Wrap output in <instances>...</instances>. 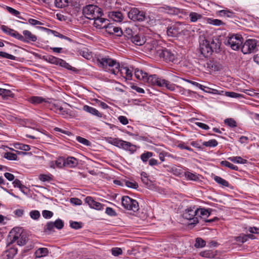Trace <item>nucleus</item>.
Returning a JSON list of instances; mask_svg holds the SVG:
<instances>
[{
    "label": "nucleus",
    "mask_w": 259,
    "mask_h": 259,
    "mask_svg": "<svg viewBox=\"0 0 259 259\" xmlns=\"http://www.w3.org/2000/svg\"><path fill=\"white\" fill-rule=\"evenodd\" d=\"M97 63L100 67L108 70L114 74H116L119 71H121L119 63L108 57L98 58L97 59Z\"/></svg>",
    "instance_id": "f257e3e1"
},
{
    "label": "nucleus",
    "mask_w": 259,
    "mask_h": 259,
    "mask_svg": "<svg viewBox=\"0 0 259 259\" xmlns=\"http://www.w3.org/2000/svg\"><path fill=\"white\" fill-rule=\"evenodd\" d=\"M27 238L26 234L23 233L22 228H14L10 231L9 235L8 245H9L16 242L18 245L23 246L26 244Z\"/></svg>",
    "instance_id": "f03ea898"
},
{
    "label": "nucleus",
    "mask_w": 259,
    "mask_h": 259,
    "mask_svg": "<svg viewBox=\"0 0 259 259\" xmlns=\"http://www.w3.org/2000/svg\"><path fill=\"white\" fill-rule=\"evenodd\" d=\"M152 53L155 54L156 56L163 58L166 62H174L176 58V55L167 49H162L160 47L153 46L152 47H147Z\"/></svg>",
    "instance_id": "7ed1b4c3"
},
{
    "label": "nucleus",
    "mask_w": 259,
    "mask_h": 259,
    "mask_svg": "<svg viewBox=\"0 0 259 259\" xmlns=\"http://www.w3.org/2000/svg\"><path fill=\"white\" fill-rule=\"evenodd\" d=\"M105 139L108 143L124 150H128L132 153H133L136 150V146L135 145L118 138L107 137Z\"/></svg>",
    "instance_id": "20e7f679"
},
{
    "label": "nucleus",
    "mask_w": 259,
    "mask_h": 259,
    "mask_svg": "<svg viewBox=\"0 0 259 259\" xmlns=\"http://www.w3.org/2000/svg\"><path fill=\"white\" fill-rule=\"evenodd\" d=\"M243 42V38L239 34H230L228 36L224 43L230 46L234 50H238Z\"/></svg>",
    "instance_id": "39448f33"
},
{
    "label": "nucleus",
    "mask_w": 259,
    "mask_h": 259,
    "mask_svg": "<svg viewBox=\"0 0 259 259\" xmlns=\"http://www.w3.org/2000/svg\"><path fill=\"white\" fill-rule=\"evenodd\" d=\"M83 14L87 18L90 20L97 19L102 15L100 8L94 5H88L83 8Z\"/></svg>",
    "instance_id": "423d86ee"
},
{
    "label": "nucleus",
    "mask_w": 259,
    "mask_h": 259,
    "mask_svg": "<svg viewBox=\"0 0 259 259\" xmlns=\"http://www.w3.org/2000/svg\"><path fill=\"white\" fill-rule=\"evenodd\" d=\"M185 30V25L178 22L167 28V34L169 36L178 37L181 34H184Z\"/></svg>",
    "instance_id": "0eeeda50"
},
{
    "label": "nucleus",
    "mask_w": 259,
    "mask_h": 259,
    "mask_svg": "<svg viewBox=\"0 0 259 259\" xmlns=\"http://www.w3.org/2000/svg\"><path fill=\"white\" fill-rule=\"evenodd\" d=\"M197 210L196 207H190L185 210L183 214V217L191 221L190 224H196L198 222Z\"/></svg>",
    "instance_id": "6e6552de"
},
{
    "label": "nucleus",
    "mask_w": 259,
    "mask_h": 259,
    "mask_svg": "<svg viewBox=\"0 0 259 259\" xmlns=\"http://www.w3.org/2000/svg\"><path fill=\"white\" fill-rule=\"evenodd\" d=\"M122 205L126 209L136 211L139 209L138 202L131 198L127 196H123L122 198Z\"/></svg>",
    "instance_id": "1a4fd4ad"
},
{
    "label": "nucleus",
    "mask_w": 259,
    "mask_h": 259,
    "mask_svg": "<svg viewBox=\"0 0 259 259\" xmlns=\"http://www.w3.org/2000/svg\"><path fill=\"white\" fill-rule=\"evenodd\" d=\"M257 47V41L255 39L246 40L241 47V51L244 54H249L255 51Z\"/></svg>",
    "instance_id": "9d476101"
},
{
    "label": "nucleus",
    "mask_w": 259,
    "mask_h": 259,
    "mask_svg": "<svg viewBox=\"0 0 259 259\" xmlns=\"http://www.w3.org/2000/svg\"><path fill=\"white\" fill-rule=\"evenodd\" d=\"M128 18L134 21L142 22L145 20L146 17L145 13L141 11L137 8H132L128 13Z\"/></svg>",
    "instance_id": "9b49d317"
},
{
    "label": "nucleus",
    "mask_w": 259,
    "mask_h": 259,
    "mask_svg": "<svg viewBox=\"0 0 259 259\" xmlns=\"http://www.w3.org/2000/svg\"><path fill=\"white\" fill-rule=\"evenodd\" d=\"M200 51L206 57L211 55L212 52V47L207 40L203 39L200 41Z\"/></svg>",
    "instance_id": "f8f14e48"
},
{
    "label": "nucleus",
    "mask_w": 259,
    "mask_h": 259,
    "mask_svg": "<svg viewBox=\"0 0 259 259\" xmlns=\"http://www.w3.org/2000/svg\"><path fill=\"white\" fill-rule=\"evenodd\" d=\"M156 85L159 87H165L168 90L173 91L175 90V85L174 83H170L168 80L163 78H160L158 76V79L156 80Z\"/></svg>",
    "instance_id": "ddd939ff"
},
{
    "label": "nucleus",
    "mask_w": 259,
    "mask_h": 259,
    "mask_svg": "<svg viewBox=\"0 0 259 259\" xmlns=\"http://www.w3.org/2000/svg\"><path fill=\"white\" fill-rule=\"evenodd\" d=\"M85 203H88L91 208L97 209L101 210L103 209V205L100 202H97L90 196H88L85 198Z\"/></svg>",
    "instance_id": "4468645a"
},
{
    "label": "nucleus",
    "mask_w": 259,
    "mask_h": 259,
    "mask_svg": "<svg viewBox=\"0 0 259 259\" xmlns=\"http://www.w3.org/2000/svg\"><path fill=\"white\" fill-rule=\"evenodd\" d=\"M108 24H109L108 23V20L106 19L99 17L97 19H94V25L99 29H106Z\"/></svg>",
    "instance_id": "2eb2a0df"
},
{
    "label": "nucleus",
    "mask_w": 259,
    "mask_h": 259,
    "mask_svg": "<svg viewBox=\"0 0 259 259\" xmlns=\"http://www.w3.org/2000/svg\"><path fill=\"white\" fill-rule=\"evenodd\" d=\"M106 31L107 33L111 34H115L117 36H120L122 34V31L118 27H115L111 24L107 25Z\"/></svg>",
    "instance_id": "dca6fc26"
},
{
    "label": "nucleus",
    "mask_w": 259,
    "mask_h": 259,
    "mask_svg": "<svg viewBox=\"0 0 259 259\" xmlns=\"http://www.w3.org/2000/svg\"><path fill=\"white\" fill-rule=\"evenodd\" d=\"M131 41L136 45L142 46L145 44L146 39L142 35L136 33L131 39Z\"/></svg>",
    "instance_id": "f3484780"
},
{
    "label": "nucleus",
    "mask_w": 259,
    "mask_h": 259,
    "mask_svg": "<svg viewBox=\"0 0 259 259\" xmlns=\"http://www.w3.org/2000/svg\"><path fill=\"white\" fill-rule=\"evenodd\" d=\"M109 17L112 19L113 21L120 22L123 18L122 14L119 11H112L109 12Z\"/></svg>",
    "instance_id": "a211bd4d"
},
{
    "label": "nucleus",
    "mask_w": 259,
    "mask_h": 259,
    "mask_svg": "<svg viewBox=\"0 0 259 259\" xmlns=\"http://www.w3.org/2000/svg\"><path fill=\"white\" fill-rule=\"evenodd\" d=\"M66 166L70 168L76 167L78 165V160L74 157H68L66 159Z\"/></svg>",
    "instance_id": "6ab92c4d"
},
{
    "label": "nucleus",
    "mask_w": 259,
    "mask_h": 259,
    "mask_svg": "<svg viewBox=\"0 0 259 259\" xmlns=\"http://www.w3.org/2000/svg\"><path fill=\"white\" fill-rule=\"evenodd\" d=\"M23 34L24 40H25V42L29 41H35L37 40V37L28 30H24Z\"/></svg>",
    "instance_id": "aec40b11"
},
{
    "label": "nucleus",
    "mask_w": 259,
    "mask_h": 259,
    "mask_svg": "<svg viewBox=\"0 0 259 259\" xmlns=\"http://www.w3.org/2000/svg\"><path fill=\"white\" fill-rule=\"evenodd\" d=\"M83 109L85 111L90 113V114L93 115H96L99 117H101L102 116V114L100 112H99L96 109L92 107H90L88 105H84L83 107Z\"/></svg>",
    "instance_id": "412c9836"
},
{
    "label": "nucleus",
    "mask_w": 259,
    "mask_h": 259,
    "mask_svg": "<svg viewBox=\"0 0 259 259\" xmlns=\"http://www.w3.org/2000/svg\"><path fill=\"white\" fill-rule=\"evenodd\" d=\"M49 254V250L47 248H39L35 252V255L36 258H40L46 256Z\"/></svg>",
    "instance_id": "4be33fe9"
},
{
    "label": "nucleus",
    "mask_w": 259,
    "mask_h": 259,
    "mask_svg": "<svg viewBox=\"0 0 259 259\" xmlns=\"http://www.w3.org/2000/svg\"><path fill=\"white\" fill-rule=\"evenodd\" d=\"M0 96L3 99H7L9 97L13 98L14 94L9 90L0 88Z\"/></svg>",
    "instance_id": "5701e85b"
},
{
    "label": "nucleus",
    "mask_w": 259,
    "mask_h": 259,
    "mask_svg": "<svg viewBox=\"0 0 259 259\" xmlns=\"http://www.w3.org/2000/svg\"><path fill=\"white\" fill-rule=\"evenodd\" d=\"M135 76L139 80H145L146 77H147V73L144 72L142 70L136 68L135 70Z\"/></svg>",
    "instance_id": "b1692460"
},
{
    "label": "nucleus",
    "mask_w": 259,
    "mask_h": 259,
    "mask_svg": "<svg viewBox=\"0 0 259 259\" xmlns=\"http://www.w3.org/2000/svg\"><path fill=\"white\" fill-rule=\"evenodd\" d=\"M158 79V76L155 75H147L144 81H146L149 84L151 85H156V80Z\"/></svg>",
    "instance_id": "393cba45"
},
{
    "label": "nucleus",
    "mask_w": 259,
    "mask_h": 259,
    "mask_svg": "<svg viewBox=\"0 0 259 259\" xmlns=\"http://www.w3.org/2000/svg\"><path fill=\"white\" fill-rule=\"evenodd\" d=\"M186 178L189 180L197 181L199 180V175L192 173L190 171H186L184 174Z\"/></svg>",
    "instance_id": "a878e982"
},
{
    "label": "nucleus",
    "mask_w": 259,
    "mask_h": 259,
    "mask_svg": "<svg viewBox=\"0 0 259 259\" xmlns=\"http://www.w3.org/2000/svg\"><path fill=\"white\" fill-rule=\"evenodd\" d=\"M43 59L45 61H46L51 64H53L55 65H58V60L59 58H56L52 55H48V56H44L43 57Z\"/></svg>",
    "instance_id": "bb28decb"
},
{
    "label": "nucleus",
    "mask_w": 259,
    "mask_h": 259,
    "mask_svg": "<svg viewBox=\"0 0 259 259\" xmlns=\"http://www.w3.org/2000/svg\"><path fill=\"white\" fill-rule=\"evenodd\" d=\"M206 22L208 24H211L214 26H220L225 24V23L219 19H212L210 18H207L206 19Z\"/></svg>",
    "instance_id": "cd10ccee"
},
{
    "label": "nucleus",
    "mask_w": 259,
    "mask_h": 259,
    "mask_svg": "<svg viewBox=\"0 0 259 259\" xmlns=\"http://www.w3.org/2000/svg\"><path fill=\"white\" fill-rule=\"evenodd\" d=\"M228 159L236 163L245 164L247 162L246 159L242 158L240 156L230 157H229Z\"/></svg>",
    "instance_id": "c85d7f7f"
},
{
    "label": "nucleus",
    "mask_w": 259,
    "mask_h": 259,
    "mask_svg": "<svg viewBox=\"0 0 259 259\" xmlns=\"http://www.w3.org/2000/svg\"><path fill=\"white\" fill-rule=\"evenodd\" d=\"M218 15L221 17H226L232 18L234 16V13L228 10H223L218 11Z\"/></svg>",
    "instance_id": "c756f323"
},
{
    "label": "nucleus",
    "mask_w": 259,
    "mask_h": 259,
    "mask_svg": "<svg viewBox=\"0 0 259 259\" xmlns=\"http://www.w3.org/2000/svg\"><path fill=\"white\" fill-rule=\"evenodd\" d=\"M135 33L136 32L130 28H126L124 31L122 32L123 35L126 37L127 39L130 40L132 39Z\"/></svg>",
    "instance_id": "7c9ffc66"
},
{
    "label": "nucleus",
    "mask_w": 259,
    "mask_h": 259,
    "mask_svg": "<svg viewBox=\"0 0 259 259\" xmlns=\"http://www.w3.org/2000/svg\"><path fill=\"white\" fill-rule=\"evenodd\" d=\"M65 161L66 159L64 157H60L55 161V166L59 168L66 166Z\"/></svg>",
    "instance_id": "2f4dec72"
},
{
    "label": "nucleus",
    "mask_w": 259,
    "mask_h": 259,
    "mask_svg": "<svg viewBox=\"0 0 259 259\" xmlns=\"http://www.w3.org/2000/svg\"><path fill=\"white\" fill-rule=\"evenodd\" d=\"M197 210V217H201V216H206L208 217L210 215V212L209 209H206L205 208H196Z\"/></svg>",
    "instance_id": "473e14b6"
},
{
    "label": "nucleus",
    "mask_w": 259,
    "mask_h": 259,
    "mask_svg": "<svg viewBox=\"0 0 259 259\" xmlns=\"http://www.w3.org/2000/svg\"><path fill=\"white\" fill-rule=\"evenodd\" d=\"M69 0H55V5L56 7L62 8L68 6Z\"/></svg>",
    "instance_id": "72a5a7b5"
},
{
    "label": "nucleus",
    "mask_w": 259,
    "mask_h": 259,
    "mask_svg": "<svg viewBox=\"0 0 259 259\" xmlns=\"http://www.w3.org/2000/svg\"><path fill=\"white\" fill-rule=\"evenodd\" d=\"M189 17L190 19V21L192 22H195L198 20L202 18V15L195 13V12H191L189 14Z\"/></svg>",
    "instance_id": "f704fd0d"
},
{
    "label": "nucleus",
    "mask_w": 259,
    "mask_h": 259,
    "mask_svg": "<svg viewBox=\"0 0 259 259\" xmlns=\"http://www.w3.org/2000/svg\"><path fill=\"white\" fill-rule=\"evenodd\" d=\"M214 180L219 184L220 185L225 186V187H228L229 183L228 182L226 181L225 180L223 179V178L219 177V176H214Z\"/></svg>",
    "instance_id": "c9c22d12"
},
{
    "label": "nucleus",
    "mask_w": 259,
    "mask_h": 259,
    "mask_svg": "<svg viewBox=\"0 0 259 259\" xmlns=\"http://www.w3.org/2000/svg\"><path fill=\"white\" fill-rule=\"evenodd\" d=\"M221 165L223 166L229 167L231 169H233V170H238V167L237 166L234 165L233 164H232L231 163H230L227 161H226V160L222 161L221 162Z\"/></svg>",
    "instance_id": "e433bc0d"
},
{
    "label": "nucleus",
    "mask_w": 259,
    "mask_h": 259,
    "mask_svg": "<svg viewBox=\"0 0 259 259\" xmlns=\"http://www.w3.org/2000/svg\"><path fill=\"white\" fill-rule=\"evenodd\" d=\"M55 226L53 222H50L47 224L45 227L44 231L47 233H50L54 231Z\"/></svg>",
    "instance_id": "4c0bfd02"
},
{
    "label": "nucleus",
    "mask_w": 259,
    "mask_h": 259,
    "mask_svg": "<svg viewBox=\"0 0 259 259\" xmlns=\"http://www.w3.org/2000/svg\"><path fill=\"white\" fill-rule=\"evenodd\" d=\"M218 142L215 140L212 139V140H210L207 142H204L202 143V145L206 147H214L217 146L218 145Z\"/></svg>",
    "instance_id": "58836bf2"
},
{
    "label": "nucleus",
    "mask_w": 259,
    "mask_h": 259,
    "mask_svg": "<svg viewBox=\"0 0 259 259\" xmlns=\"http://www.w3.org/2000/svg\"><path fill=\"white\" fill-rule=\"evenodd\" d=\"M224 123L231 127L237 126V123L233 118H227L224 120Z\"/></svg>",
    "instance_id": "ea45409f"
},
{
    "label": "nucleus",
    "mask_w": 259,
    "mask_h": 259,
    "mask_svg": "<svg viewBox=\"0 0 259 259\" xmlns=\"http://www.w3.org/2000/svg\"><path fill=\"white\" fill-rule=\"evenodd\" d=\"M79 54L81 56H82L83 57H84V58H85L88 60H89V59H91V58H92V55H91V53H90L88 51V49H87L83 50H81L79 52Z\"/></svg>",
    "instance_id": "a19ab883"
},
{
    "label": "nucleus",
    "mask_w": 259,
    "mask_h": 259,
    "mask_svg": "<svg viewBox=\"0 0 259 259\" xmlns=\"http://www.w3.org/2000/svg\"><path fill=\"white\" fill-rule=\"evenodd\" d=\"M4 157L8 160H17V156L16 154L11 152H6L5 153Z\"/></svg>",
    "instance_id": "79ce46f5"
},
{
    "label": "nucleus",
    "mask_w": 259,
    "mask_h": 259,
    "mask_svg": "<svg viewBox=\"0 0 259 259\" xmlns=\"http://www.w3.org/2000/svg\"><path fill=\"white\" fill-rule=\"evenodd\" d=\"M44 100V99L40 97H32L29 99L30 102L33 104H39L42 102Z\"/></svg>",
    "instance_id": "37998d69"
},
{
    "label": "nucleus",
    "mask_w": 259,
    "mask_h": 259,
    "mask_svg": "<svg viewBox=\"0 0 259 259\" xmlns=\"http://www.w3.org/2000/svg\"><path fill=\"white\" fill-rule=\"evenodd\" d=\"M153 155V153L151 152H146L145 153H143L141 155V160L145 162L147 161L148 159L152 157Z\"/></svg>",
    "instance_id": "c03bdc74"
},
{
    "label": "nucleus",
    "mask_w": 259,
    "mask_h": 259,
    "mask_svg": "<svg viewBox=\"0 0 259 259\" xmlns=\"http://www.w3.org/2000/svg\"><path fill=\"white\" fill-rule=\"evenodd\" d=\"M15 148L24 151H29L30 148L29 145L21 143H17L15 145Z\"/></svg>",
    "instance_id": "a18cd8bd"
},
{
    "label": "nucleus",
    "mask_w": 259,
    "mask_h": 259,
    "mask_svg": "<svg viewBox=\"0 0 259 259\" xmlns=\"http://www.w3.org/2000/svg\"><path fill=\"white\" fill-rule=\"evenodd\" d=\"M120 69H121V70H123L125 71V74H126L125 77H126V79H128V80L132 79V72L131 70H130L128 69V68L125 67H122L121 68H120ZM120 71L121 72V73H122V71Z\"/></svg>",
    "instance_id": "49530a36"
},
{
    "label": "nucleus",
    "mask_w": 259,
    "mask_h": 259,
    "mask_svg": "<svg viewBox=\"0 0 259 259\" xmlns=\"http://www.w3.org/2000/svg\"><path fill=\"white\" fill-rule=\"evenodd\" d=\"M205 245V241L200 238H197L196 239L195 246L197 248L202 247Z\"/></svg>",
    "instance_id": "de8ad7c7"
},
{
    "label": "nucleus",
    "mask_w": 259,
    "mask_h": 259,
    "mask_svg": "<svg viewBox=\"0 0 259 259\" xmlns=\"http://www.w3.org/2000/svg\"><path fill=\"white\" fill-rule=\"evenodd\" d=\"M7 256L8 258H12L17 253V249L15 248H11L7 252Z\"/></svg>",
    "instance_id": "09e8293b"
},
{
    "label": "nucleus",
    "mask_w": 259,
    "mask_h": 259,
    "mask_svg": "<svg viewBox=\"0 0 259 259\" xmlns=\"http://www.w3.org/2000/svg\"><path fill=\"white\" fill-rule=\"evenodd\" d=\"M58 65H59L60 66L67 68L68 69H71V66L66 61L61 59H59Z\"/></svg>",
    "instance_id": "8fccbe9b"
},
{
    "label": "nucleus",
    "mask_w": 259,
    "mask_h": 259,
    "mask_svg": "<svg viewBox=\"0 0 259 259\" xmlns=\"http://www.w3.org/2000/svg\"><path fill=\"white\" fill-rule=\"evenodd\" d=\"M11 36L22 41H25V40H24V37H23V36L19 34L17 31H15V30H14L12 33L11 34Z\"/></svg>",
    "instance_id": "3c124183"
},
{
    "label": "nucleus",
    "mask_w": 259,
    "mask_h": 259,
    "mask_svg": "<svg viewBox=\"0 0 259 259\" xmlns=\"http://www.w3.org/2000/svg\"><path fill=\"white\" fill-rule=\"evenodd\" d=\"M125 184L127 187L131 188L137 189L138 187V183L135 181H126L125 182Z\"/></svg>",
    "instance_id": "603ef678"
},
{
    "label": "nucleus",
    "mask_w": 259,
    "mask_h": 259,
    "mask_svg": "<svg viewBox=\"0 0 259 259\" xmlns=\"http://www.w3.org/2000/svg\"><path fill=\"white\" fill-rule=\"evenodd\" d=\"M0 56L10 60L16 59V57H15L14 56L4 52H0Z\"/></svg>",
    "instance_id": "864d4df0"
},
{
    "label": "nucleus",
    "mask_w": 259,
    "mask_h": 259,
    "mask_svg": "<svg viewBox=\"0 0 259 259\" xmlns=\"http://www.w3.org/2000/svg\"><path fill=\"white\" fill-rule=\"evenodd\" d=\"M13 184L14 186L15 187H18V188H19L20 189L22 192H23V189L25 188V187L21 184V181L19 180L15 179L14 181V182H13Z\"/></svg>",
    "instance_id": "5fc2aeb1"
},
{
    "label": "nucleus",
    "mask_w": 259,
    "mask_h": 259,
    "mask_svg": "<svg viewBox=\"0 0 259 259\" xmlns=\"http://www.w3.org/2000/svg\"><path fill=\"white\" fill-rule=\"evenodd\" d=\"M76 140L78 142H79L85 146H89L90 145V142L89 141H88L87 139L82 138L81 137H79V136L77 137Z\"/></svg>",
    "instance_id": "6e6d98bb"
},
{
    "label": "nucleus",
    "mask_w": 259,
    "mask_h": 259,
    "mask_svg": "<svg viewBox=\"0 0 259 259\" xmlns=\"http://www.w3.org/2000/svg\"><path fill=\"white\" fill-rule=\"evenodd\" d=\"M55 227L58 229H61L64 226L63 221L60 219L57 220L55 222H53Z\"/></svg>",
    "instance_id": "4d7b16f0"
},
{
    "label": "nucleus",
    "mask_w": 259,
    "mask_h": 259,
    "mask_svg": "<svg viewBox=\"0 0 259 259\" xmlns=\"http://www.w3.org/2000/svg\"><path fill=\"white\" fill-rule=\"evenodd\" d=\"M30 217L34 220H37L40 217V213L38 210H32L30 212Z\"/></svg>",
    "instance_id": "13d9d810"
},
{
    "label": "nucleus",
    "mask_w": 259,
    "mask_h": 259,
    "mask_svg": "<svg viewBox=\"0 0 259 259\" xmlns=\"http://www.w3.org/2000/svg\"><path fill=\"white\" fill-rule=\"evenodd\" d=\"M42 215L45 219H50L52 217L53 213L51 211L45 210L42 211Z\"/></svg>",
    "instance_id": "bf43d9fd"
},
{
    "label": "nucleus",
    "mask_w": 259,
    "mask_h": 259,
    "mask_svg": "<svg viewBox=\"0 0 259 259\" xmlns=\"http://www.w3.org/2000/svg\"><path fill=\"white\" fill-rule=\"evenodd\" d=\"M1 29L4 32L10 35H11V34L14 31V29H11L5 25H2L1 26Z\"/></svg>",
    "instance_id": "052dcab7"
},
{
    "label": "nucleus",
    "mask_w": 259,
    "mask_h": 259,
    "mask_svg": "<svg viewBox=\"0 0 259 259\" xmlns=\"http://www.w3.org/2000/svg\"><path fill=\"white\" fill-rule=\"evenodd\" d=\"M142 182L145 185V186L148 188H151L152 187V182L151 181L149 180L148 178H146L145 179H144L141 180Z\"/></svg>",
    "instance_id": "680f3d73"
},
{
    "label": "nucleus",
    "mask_w": 259,
    "mask_h": 259,
    "mask_svg": "<svg viewBox=\"0 0 259 259\" xmlns=\"http://www.w3.org/2000/svg\"><path fill=\"white\" fill-rule=\"evenodd\" d=\"M6 9L9 13H10L11 14H12V15H13L14 16H17L20 14V12L18 11H17L11 7L7 6Z\"/></svg>",
    "instance_id": "e2e57ef3"
},
{
    "label": "nucleus",
    "mask_w": 259,
    "mask_h": 259,
    "mask_svg": "<svg viewBox=\"0 0 259 259\" xmlns=\"http://www.w3.org/2000/svg\"><path fill=\"white\" fill-rule=\"evenodd\" d=\"M111 251L114 256H118L122 253L121 249L117 247L112 248Z\"/></svg>",
    "instance_id": "0e129e2a"
},
{
    "label": "nucleus",
    "mask_w": 259,
    "mask_h": 259,
    "mask_svg": "<svg viewBox=\"0 0 259 259\" xmlns=\"http://www.w3.org/2000/svg\"><path fill=\"white\" fill-rule=\"evenodd\" d=\"M70 227L75 229H80L81 228V224L77 222H71Z\"/></svg>",
    "instance_id": "69168bd1"
},
{
    "label": "nucleus",
    "mask_w": 259,
    "mask_h": 259,
    "mask_svg": "<svg viewBox=\"0 0 259 259\" xmlns=\"http://www.w3.org/2000/svg\"><path fill=\"white\" fill-rule=\"evenodd\" d=\"M225 95L227 97H231V98H238L241 95L239 94L232 92H226Z\"/></svg>",
    "instance_id": "338daca9"
},
{
    "label": "nucleus",
    "mask_w": 259,
    "mask_h": 259,
    "mask_svg": "<svg viewBox=\"0 0 259 259\" xmlns=\"http://www.w3.org/2000/svg\"><path fill=\"white\" fill-rule=\"evenodd\" d=\"M119 121L123 125L128 124V121L127 118L124 116H120L118 117Z\"/></svg>",
    "instance_id": "774afa93"
}]
</instances>
